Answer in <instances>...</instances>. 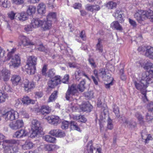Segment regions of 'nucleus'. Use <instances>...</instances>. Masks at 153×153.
Instances as JSON below:
<instances>
[{"label": "nucleus", "mask_w": 153, "mask_h": 153, "mask_svg": "<svg viewBox=\"0 0 153 153\" xmlns=\"http://www.w3.org/2000/svg\"><path fill=\"white\" fill-rule=\"evenodd\" d=\"M3 142L8 144L5 147V153H16L18 152V148L16 145L19 144V141L11 139L4 140Z\"/></svg>", "instance_id": "obj_1"}, {"label": "nucleus", "mask_w": 153, "mask_h": 153, "mask_svg": "<svg viewBox=\"0 0 153 153\" xmlns=\"http://www.w3.org/2000/svg\"><path fill=\"white\" fill-rule=\"evenodd\" d=\"M37 58L33 56H29L27 61V64L25 66L28 74H33L36 71L35 65L36 63Z\"/></svg>", "instance_id": "obj_2"}, {"label": "nucleus", "mask_w": 153, "mask_h": 153, "mask_svg": "<svg viewBox=\"0 0 153 153\" xmlns=\"http://www.w3.org/2000/svg\"><path fill=\"white\" fill-rule=\"evenodd\" d=\"M134 83L135 87L136 88L141 91L142 93L143 94V100L144 102H146L148 101L147 97L146 96V88L147 87V84L141 80V81L139 82H137L135 81Z\"/></svg>", "instance_id": "obj_3"}, {"label": "nucleus", "mask_w": 153, "mask_h": 153, "mask_svg": "<svg viewBox=\"0 0 153 153\" xmlns=\"http://www.w3.org/2000/svg\"><path fill=\"white\" fill-rule=\"evenodd\" d=\"M3 116L6 120L12 121L17 119L19 114L17 111L12 110L7 112Z\"/></svg>", "instance_id": "obj_4"}, {"label": "nucleus", "mask_w": 153, "mask_h": 153, "mask_svg": "<svg viewBox=\"0 0 153 153\" xmlns=\"http://www.w3.org/2000/svg\"><path fill=\"white\" fill-rule=\"evenodd\" d=\"M78 92L76 88V85L75 84H72L69 88L67 91L65 95L66 100H69L71 97V95H76Z\"/></svg>", "instance_id": "obj_5"}, {"label": "nucleus", "mask_w": 153, "mask_h": 153, "mask_svg": "<svg viewBox=\"0 0 153 153\" xmlns=\"http://www.w3.org/2000/svg\"><path fill=\"white\" fill-rule=\"evenodd\" d=\"M52 26V23L50 21L47 20H39V27H40L41 29L44 31L50 29Z\"/></svg>", "instance_id": "obj_6"}, {"label": "nucleus", "mask_w": 153, "mask_h": 153, "mask_svg": "<svg viewBox=\"0 0 153 153\" xmlns=\"http://www.w3.org/2000/svg\"><path fill=\"white\" fill-rule=\"evenodd\" d=\"M24 126V123L22 120H18L10 123L9 124L10 127L12 130H16Z\"/></svg>", "instance_id": "obj_7"}, {"label": "nucleus", "mask_w": 153, "mask_h": 153, "mask_svg": "<svg viewBox=\"0 0 153 153\" xmlns=\"http://www.w3.org/2000/svg\"><path fill=\"white\" fill-rule=\"evenodd\" d=\"M10 71L6 69H3L0 73V79L4 81L7 82L10 79Z\"/></svg>", "instance_id": "obj_8"}, {"label": "nucleus", "mask_w": 153, "mask_h": 153, "mask_svg": "<svg viewBox=\"0 0 153 153\" xmlns=\"http://www.w3.org/2000/svg\"><path fill=\"white\" fill-rule=\"evenodd\" d=\"M38 122L36 120H33L32 122L31 126L32 132L30 134V137L34 138L37 136L38 132Z\"/></svg>", "instance_id": "obj_9"}, {"label": "nucleus", "mask_w": 153, "mask_h": 153, "mask_svg": "<svg viewBox=\"0 0 153 153\" xmlns=\"http://www.w3.org/2000/svg\"><path fill=\"white\" fill-rule=\"evenodd\" d=\"M61 80L60 76H56L53 78L49 80L48 82V85L49 88H53L60 83Z\"/></svg>", "instance_id": "obj_10"}, {"label": "nucleus", "mask_w": 153, "mask_h": 153, "mask_svg": "<svg viewBox=\"0 0 153 153\" xmlns=\"http://www.w3.org/2000/svg\"><path fill=\"white\" fill-rule=\"evenodd\" d=\"M141 81L147 84L153 82V78L149 72H144L142 74Z\"/></svg>", "instance_id": "obj_11"}, {"label": "nucleus", "mask_w": 153, "mask_h": 153, "mask_svg": "<svg viewBox=\"0 0 153 153\" xmlns=\"http://www.w3.org/2000/svg\"><path fill=\"white\" fill-rule=\"evenodd\" d=\"M148 111L146 115V119L148 121L153 119V102H151L147 106Z\"/></svg>", "instance_id": "obj_12"}, {"label": "nucleus", "mask_w": 153, "mask_h": 153, "mask_svg": "<svg viewBox=\"0 0 153 153\" xmlns=\"http://www.w3.org/2000/svg\"><path fill=\"white\" fill-rule=\"evenodd\" d=\"M12 66L14 68L18 67L21 63V59L19 54H15L11 60Z\"/></svg>", "instance_id": "obj_13"}, {"label": "nucleus", "mask_w": 153, "mask_h": 153, "mask_svg": "<svg viewBox=\"0 0 153 153\" xmlns=\"http://www.w3.org/2000/svg\"><path fill=\"white\" fill-rule=\"evenodd\" d=\"M79 108L83 111L90 112L93 108L92 106L88 102H85L81 105Z\"/></svg>", "instance_id": "obj_14"}, {"label": "nucleus", "mask_w": 153, "mask_h": 153, "mask_svg": "<svg viewBox=\"0 0 153 153\" xmlns=\"http://www.w3.org/2000/svg\"><path fill=\"white\" fill-rule=\"evenodd\" d=\"M51 135L57 137H63L65 135V133L62 130L59 129L51 130L49 132Z\"/></svg>", "instance_id": "obj_15"}, {"label": "nucleus", "mask_w": 153, "mask_h": 153, "mask_svg": "<svg viewBox=\"0 0 153 153\" xmlns=\"http://www.w3.org/2000/svg\"><path fill=\"white\" fill-rule=\"evenodd\" d=\"M113 15L117 20H118L120 23H123L124 21L123 19L124 17V15L122 11L117 10L114 13Z\"/></svg>", "instance_id": "obj_16"}, {"label": "nucleus", "mask_w": 153, "mask_h": 153, "mask_svg": "<svg viewBox=\"0 0 153 153\" xmlns=\"http://www.w3.org/2000/svg\"><path fill=\"white\" fill-rule=\"evenodd\" d=\"M35 87L33 82H29L28 80L26 79L24 82V88L25 91L28 92Z\"/></svg>", "instance_id": "obj_17"}, {"label": "nucleus", "mask_w": 153, "mask_h": 153, "mask_svg": "<svg viewBox=\"0 0 153 153\" xmlns=\"http://www.w3.org/2000/svg\"><path fill=\"white\" fill-rule=\"evenodd\" d=\"M19 38L21 40L23 45L25 46L34 45L35 44V42L31 41L25 36L20 35Z\"/></svg>", "instance_id": "obj_18"}, {"label": "nucleus", "mask_w": 153, "mask_h": 153, "mask_svg": "<svg viewBox=\"0 0 153 153\" xmlns=\"http://www.w3.org/2000/svg\"><path fill=\"white\" fill-rule=\"evenodd\" d=\"M48 120L49 123L54 125H56L60 122V119L59 117L54 115L48 117Z\"/></svg>", "instance_id": "obj_19"}, {"label": "nucleus", "mask_w": 153, "mask_h": 153, "mask_svg": "<svg viewBox=\"0 0 153 153\" xmlns=\"http://www.w3.org/2000/svg\"><path fill=\"white\" fill-rule=\"evenodd\" d=\"M142 14L145 20L147 19H151L153 20V11L150 10H142Z\"/></svg>", "instance_id": "obj_20"}, {"label": "nucleus", "mask_w": 153, "mask_h": 153, "mask_svg": "<svg viewBox=\"0 0 153 153\" xmlns=\"http://www.w3.org/2000/svg\"><path fill=\"white\" fill-rule=\"evenodd\" d=\"M27 132L25 129H21L16 132L14 134L13 137L17 138H19L25 137L27 135Z\"/></svg>", "instance_id": "obj_21"}, {"label": "nucleus", "mask_w": 153, "mask_h": 153, "mask_svg": "<svg viewBox=\"0 0 153 153\" xmlns=\"http://www.w3.org/2000/svg\"><path fill=\"white\" fill-rule=\"evenodd\" d=\"M10 80L13 85H17L21 82L22 79L19 76L14 74L12 76Z\"/></svg>", "instance_id": "obj_22"}, {"label": "nucleus", "mask_w": 153, "mask_h": 153, "mask_svg": "<svg viewBox=\"0 0 153 153\" xmlns=\"http://www.w3.org/2000/svg\"><path fill=\"white\" fill-rule=\"evenodd\" d=\"M75 75L76 79L78 81L81 78L82 76H84L88 79H89L88 77L85 72L80 70L75 71Z\"/></svg>", "instance_id": "obj_23"}, {"label": "nucleus", "mask_w": 153, "mask_h": 153, "mask_svg": "<svg viewBox=\"0 0 153 153\" xmlns=\"http://www.w3.org/2000/svg\"><path fill=\"white\" fill-rule=\"evenodd\" d=\"M134 17L136 20L140 23H141L144 20V18L142 14V10H139L134 15Z\"/></svg>", "instance_id": "obj_24"}, {"label": "nucleus", "mask_w": 153, "mask_h": 153, "mask_svg": "<svg viewBox=\"0 0 153 153\" xmlns=\"http://www.w3.org/2000/svg\"><path fill=\"white\" fill-rule=\"evenodd\" d=\"M145 56L150 59H153V47L148 46L146 48Z\"/></svg>", "instance_id": "obj_25"}, {"label": "nucleus", "mask_w": 153, "mask_h": 153, "mask_svg": "<svg viewBox=\"0 0 153 153\" xmlns=\"http://www.w3.org/2000/svg\"><path fill=\"white\" fill-rule=\"evenodd\" d=\"M111 27L112 29L120 31H122L123 30L122 26L117 21H115L113 22L111 24Z\"/></svg>", "instance_id": "obj_26"}, {"label": "nucleus", "mask_w": 153, "mask_h": 153, "mask_svg": "<svg viewBox=\"0 0 153 153\" xmlns=\"http://www.w3.org/2000/svg\"><path fill=\"white\" fill-rule=\"evenodd\" d=\"M102 39H98V42L95 47L96 51L100 53H102L103 51V45L102 44Z\"/></svg>", "instance_id": "obj_27"}, {"label": "nucleus", "mask_w": 153, "mask_h": 153, "mask_svg": "<svg viewBox=\"0 0 153 153\" xmlns=\"http://www.w3.org/2000/svg\"><path fill=\"white\" fill-rule=\"evenodd\" d=\"M22 100L24 104H33L35 103V101L34 100L30 99L27 96L24 97L22 98Z\"/></svg>", "instance_id": "obj_28"}, {"label": "nucleus", "mask_w": 153, "mask_h": 153, "mask_svg": "<svg viewBox=\"0 0 153 153\" xmlns=\"http://www.w3.org/2000/svg\"><path fill=\"white\" fill-rule=\"evenodd\" d=\"M51 111V109L48 106L43 105L42 106L39 112L42 114L44 115L45 114H48Z\"/></svg>", "instance_id": "obj_29"}, {"label": "nucleus", "mask_w": 153, "mask_h": 153, "mask_svg": "<svg viewBox=\"0 0 153 153\" xmlns=\"http://www.w3.org/2000/svg\"><path fill=\"white\" fill-rule=\"evenodd\" d=\"M93 149H95V148L92 146V141L91 140L88 142L85 153H93Z\"/></svg>", "instance_id": "obj_30"}, {"label": "nucleus", "mask_w": 153, "mask_h": 153, "mask_svg": "<svg viewBox=\"0 0 153 153\" xmlns=\"http://www.w3.org/2000/svg\"><path fill=\"white\" fill-rule=\"evenodd\" d=\"M33 146V144L29 141H26L25 143L22 146L24 150H28L31 149Z\"/></svg>", "instance_id": "obj_31"}, {"label": "nucleus", "mask_w": 153, "mask_h": 153, "mask_svg": "<svg viewBox=\"0 0 153 153\" xmlns=\"http://www.w3.org/2000/svg\"><path fill=\"white\" fill-rule=\"evenodd\" d=\"M28 15L27 13L22 12L19 14L18 18L20 21H24L28 19Z\"/></svg>", "instance_id": "obj_32"}, {"label": "nucleus", "mask_w": 153, "mask_h": 153, "mask_svg": "<svg viewBox=\"0 0 153 153\" xmlns=\"http://www.w3.org/2000/svg\"><path fill=\"white\" fill-rule=\"evenodd\" d=\"M36 8L33 5H30L28 6L27 10V13L29 15L34 14L35 12Z\"/></svg>", "instance_id": "obj_33"}, {"label": "nucleus", "mask_w": 153, "mask_h": 153, "mask_svg": "<svg viewBox=\"0 0 153 153\" xmlns=\"http://www.w3.org/2000/svg\"><path fill=\"white\" fill-rule=\"evenodd\" d=\"M46 6L43 3L39 4V14L44 15L46 12ZM44 16V15H43Z\"/></svg>", "instance_id": "obj_34"}, {"label": "nucleus", "mask_w": 153, "mask_h": 153, "mask_svg": "<svg viewBox=\"0 0 153 153\" xmlns=\"http://www.w3.org/2000/svg\"><path fill=\"white\" fill-rule=\"evenodd\" d=\"M43 138L47 142L51 143H54L56 140L55 138L52 137L49 135H46L43 137Z\"/></svg>", "instance_id": "obj_35"}, {"label": "nucleus", "mask_w": 153, "mask_h": 153, "mask_svg": "<svg viewBox=\"0 0 153 153\" xmlns=\"http://www.w3.org/2000/svg\"><path fill=\"white\" fill-rule=\"evenodd\" d=\"M70 126L71 129L73 130H76L79 131L81 132V130L79 128L77 123L75 121H72L70 123Z\"/></svg>", "instance_id": "obj_36"}, {"label": "nucleus", "mask_w": 153, "mask_h": 153, "mask_svg": "<svg viewBox=\"0 0 153 153\" xmlns=\"http://www.w3.org/2000/svg\"><path fill=\"white\" fill-rule=\"evenodd\" d=\"M2 89L4 91L6 92H10L12 91L10 85L7 83H5L3 84Z\"/></svg>", "instance_id": "obj_37"}, {"label": "nucleus", "mask_w": 153, "mask_h": 153, "mask_svg": "<svg viewBox=\"0 0 153 153\" xmlns=\"http://www.w3.org/2000/svg\"><path fill=\"white\" fill-rule=\"evenodd\" d=\"M59 147L53 144H48L45 146V148L48 151H53L58 149Z\"/></svg>", "instance_id": "obj_38"}, {"label": "nucleus", "mask_w": 153, "mask_h": 153, "mask_svg": "<svg viewBox=\"0 0 153 153\" xmlns=\"http://www.w3.org/2000/svg\"><path fill=\"white\" fill-rule=\"evenodd\" d=\"M85 82L84 80L80 82V83L78 85L77 87L81 92H82L84 90L85 88Z\"/></svg>", "instance_id": "obj_39"}, {"label": "nucleus", "mask_w": 153, "mask_h": 153, "mask_svg": "<svg viewBox=\"0 0 153 153\" xmlns=\"http://www.w3.org/2000/svg\"><path fill=\"white\" fill-rule=\"evenodd\" d=\"M56 17V14L55 13L51 12L48 14L47 16V20L50 21L52 23V21L53 19H55Z\"/></svg>", "instance_id": "obj_40"}, {"label": "nucleus", "mask_w": 153, "mask_h": 153, "mask_svg": "<svg viewBox=\"0 0 153 153\" xmlns=\"http://www.w3.org/2000/svg\"><path fill=\"white\" fill-rule=\"evenodd\" d=\"M94 93L92 91H89L84 93L85 97L87 99H90L94 98Z\"/></svg>", "instance_id": "obj_41"}, {"label": "nucleus", "mask_w": 153, "mask_h": 153, "mask_svg": "<svg viewBox=\"0 0 153 153\" xmlns=\"http://www.w3.org/2000/svg\"><path fill=\"white\" fill-rule=\"evenodd\" d=\"M57 91H54L52 94L51 96L50 97L48 100V102H52L57 97Z\"/></svg>", "instance_id": "obj_42"}, {"label": "nucleus", "mask_w": 153, "mask_h": 153, "mask_svg": "<svg viewBox=\"0 0 153 153\" xmlns=\"http://www.w3.org/2000/svg\"><path fill=\"white\" fill-rule=\"evenodd\" d=\"M8 97L7 94L2 92H0V103L4 102L6 99Z\"/></svg>", "instance_id": "obj_43"}, {"label": "nucleus", "mask_w": 153, "mask_h": 153, "mask_svg": "<svg viewBox=\"0 0 153 153\" xmlns=\"http://www.w3.org/2000/svg\"><path fill=\"white\" fill-rule=\"evenodd\" d=\"M74 119L83 123H85L87 121L86 119L83 115L75 116L74 117Z\"/></svg>", "instance_id": "obj_44"}, {"label": "nucleus", "mask_w": 153, "mask_h": 153, "mask_svg": "<svg viewBox=\"0 0 153 153\" xmlns=\"http://www.w3.org/2000/svg\"><path fill=\"white\" fill-rule=\"evenodd\" d=\"M106 6L108 9H111L116 8L117 4L115 2L111 1L108 3Z\"/></svg>", "instance_id": "obj_45"}, {"label": "nucleus", "mask_w": 153, "mask_h": 153, "mask_svg": "<svg viewBox=\"0 0 153 153\" xmlns=\"http://www.w3.org/2000/svg\"><path fill=\"white\" fill-rule=\"evenodd\" d=\"M55 73L53 69L49 70L47 73L46 76H48L51 79L54 77L55 76Z\"/></svg>", "instance_id": "obj_46"}, {"label": "nucleus", "mask_w": 153, "mask_h": 153, "mask_svg": "<svg viewBox=\"0 0 153 153\" xmlns=\"http://www.w3.org/2000/svg\"><path fill=\"white\" fill-rule=\"evenodd\" d=\"M31 25L33 28L38 27V19L33 18L31 21Z\"/></svg>", "instance_id": "obj_47"}, {"label": "nucleus", "mask_w": 153, "mask_h": 153, "mask_svg": "<svg viewBox=\"0 0 153 153\" xmlns=\"http://www.w3.org/2000/svg\"><path fill=\"white\" fill-rule=\"evenodd\" d=\"M144 68L150 72H151V73H153V64L152 63L146 64L144 67Z\"/></svg>", "instance_id": "obj_48"}, {"label": "nucleus", "mask_w": 153, "mask_h": 153, "mask_svg": "<svg viewBox=\"0 0 153 153\" xmlns=\"http://www.w3.org/2000/svg\"><path fill=\"white\" fill-rule=\"evenodd\" d=\"M121 120H122L123 123H125L128 126H129L130 127H131L132 126H134V125H133V123H131V122L128 121L127 119L125 117H121Z\"/></svg>", "instance_id": "obj_49"}, {"label": "nucleus", "mask_w": 153, "mask_h": 153, "mask_svg": "<svg viewBox=\"0 0 153 153\" xmlns=\"http://www.w3.org/2000/svg\"><path fill=\"white\" fill-rule=\"evenodd\" d=\"M69 123L67 121H64L62 123L61 128L62 129H66L68 128Z\"/></svg>", "instance_id": "obj_50"}, {"label": "nucleus", "mask_w": 153, "mask_h": 153, "mask_svg": "<svg viewBox=\"0 0 153 153\" xmlns=\"http://www.w3.org/2000/svg\"><path fill=\"white\" fill-rule=\"evenodd\" d=\"M136 117L138 119L140 123H142L143 122V118L139 113L137 112L135 114Z\"/></svg>", "instance_id": "obj_51"}, {"label": "nucleus", "mask_w": 153, "mask_h": 153, "mask_svg": "<svg viewBox=\"0 0 153 153\" xmlns=\"http://www.w3.org/2000/svg\"><path fill=\"white\" fill-rule=\"evenodd\" d=\"M113 111L114 113L115 114L116 116L117 117H119L120 115L118 107L116 106H114L113 108Z\"/></svg>", "instance_id": "obj_52"}, {"label": "nucleus", "mask_w": 153, "mask_h": 153, "mask_svg": "<svg viewBox=\"0 0 153 153\" xmlns=\"http://www.w3.org/2000/svg\"><path fill=\"white\" fill-rule=\"evenodd\" d=\"M100 71L98 73L99 77H101L102 78L105 77L106 73L104 70L101 69L100 70Z\"/></svg>", "instance_id": "obj_53"}, {"label": "nucleus", "mask_w": 153, "mask_h": 153, "mask_svg": "<svg viewBox=\"0 0 153 153\" xmlns=\"http://www.w3.org/2000/svg\"><path fill=\"white\" fill-rule=\"evenodd\" d=\"M16 13L13 11H11L8 13V16L11 20H13L14 19V17Z\"/></svg>", "instance_id": "obj_54"}, {"label": "nucleus", "mask_w": 153, "mask_h": 153, "mask_svg": "<svg viewBox=\"0 0 153 153\" xmlns=\"http://www.w3.org/2000/svg\"><path fill=\"white\" fill-rule=\"evenodd\" d=\"M13 3L17 5L22 4L24 3V0H12Z\"/></svg>", "instance_id": "obj_55"}, {"label": "nucleus", "mask_w": 153, "mask_h": 153, "mask_svg": "<svg viewBox=\"0 0 153 153\" xmlns=\"http://www.w3.org/2000/svg\"><path fill=\"white\" fill-rule=\"evenodd\" d=\"M88 60L91 67L94 68H95L96 67L95 62L93 59L90 58L88 59Z\"/></svg>", "instance_id": "obj_56"}, {"label": "nucleus", "mask_w": 153, "mask_h": 153, "mask_svg": "<svg viewBox=\"0 0 153 153\" xmlns=\"http://www.w3.org/2000/svg\"><path fill=\"white\" fill-rule=\"evenodd\" d=\"M91 77L95 85H98V81L99 80V77L97 78L96 77H95L93 75L91 76Z\"/></svg>", "instance_id": "obj_57"}, {"label": "nucleus", "mask_w": 153, "mask_h": 153, "mask_svg": "<svg viewBox=\"0 0 153 153\" xmlns=\"http://www.w3.org/2000/svg\"><path fill=\"white\" fill-rule=\"evenodd\" d=\"M69 79V76L68 74H66L64 76V78L62 80V82L63 83H67L68 82Z\"/></svg>", "instance_id": "obj_58"}, {"label": "nucleus", "mask_w": 153, "mask_h": 153, "mask_svg": "<svg viewBox=\"0 0 153 153\" xmlns=\"http://www.w3.org/2000/svg\"><path fill=\"white\" fill-rule=\"evenodd\" d=\"M55 0H48V7L51 9L54 8V5H53V2Z\"/></svg>", "instance_id": "obj_59"}, {"label": "nucleus", "mask_w": 153, "mask_h": 153, "mask_svg": "<svg viewBox=\"0 0 153 153\" xmlns=\"http://www.w3.org/2000/svg\"><path fill=\"white\" fill-rule=\"evenodd\" d=\"M47 71V66L45 65H44L42 69V75L46 76L47 73L46 71Z\"/></svg>", "instance_id": "obj_60"}, {"label": "nucleus", "mask_w": 153, "mask_h": 153, "mask_svg": "<svg viewBox=\"0 0 153 153\" xmlns=\"http://www.w3.org/2000/svg\"><path fill=\"white\" fill-rule=\"evenodd\" d=\"M81 4L78 3H75L73 6V7L75 9H79L81 8Z\"/></svg>", "instance_id": "obj_61"}, {"label": "nucleus", "mask_w": 153, "mask_h": 153, "mask_svg": "<svg viewBox=\"0 0 153 153\" xmlns=\"http://www.w3.org/2000/svg\"><path fill=\"white\" fill-rule=\"evenodd\" d=\"M129 22L131 25L133 27H136L137 26L136 23L134 21L129 19Z\"/></svg>", "instance_id": "obj_62"}, {"label": "nucleus", "mask_w": 153, "mask_h": 153, "mask_svg": "<svg viewBox=\"0 0 153 153\" xmlns=\"http://www.w3.org/2000/svg\"><path fill=\"white\" fill-rule=\"evenodd\" d=\"M86 9L88 10L93 12V5H90V4H87L86 7Z\"/></svg>", "instance_id": "obj_63"}, {"label": "nucleus", "mask_w": 153, "mask_h": 153, "mask_svg": "<svg viewBox=\"0 0 153 153\" xmlns=\"http://www.w3.org/2000/svg\"><path fill=\"white\" fill-rule=\"evenodd\" d=\"M93 11H98L100 9V6L98 5H93Z\"/></svg>", "instance_id": "obj_64"}]
</instances>
